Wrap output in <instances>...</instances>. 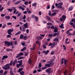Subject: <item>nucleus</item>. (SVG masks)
I'll return each mask as SVG.
<instances>
[{"label": "nucleus", "instance_id": "nucleus-27", "mask_svg": "<svg viewBox=\"0 0 75 75\" xmlns=\"http://www.w3.org/2000/svg\"><path fill=\"white\" fill-rule=\"evenodd\" d=\"M13 61H11L10 62V64H9V66H11V65H13Z\"/></svg>", "mask_w": 75, "mask_h": 75}, {"label": "nucleus", "instance_id": "nucleus-5", "mask_svg": "<svg viewBox=\"0 0 75 75\" xmlns=\"http://www.w3.org/2000/svg\"><path fill=\"white\" fill-rule=\"evenodd\" d=\"M66 19V16L65 15H63L62 17L60 18V20L61 21H62L63 20H65Z\"/></svg>", "mask_w": 75, "mask_h": 75}, {"label": "nucleus", "instance_id": "nucleus-3", "mask_svg": "<svg viewBox=\"0 0 75 75\" xmlns=\"http://www.w3.org/2000/svg\"><path fill=\"white\" fill-rule=\"evenodd\" d=\"M51 68H49L46 70V72L48 73L49 74H50L52 73V71H51Z\"/></svg>", "mask_w": 75, "mask_h": 75}, {"label": "nucleus", "instance_id": "nucleus-63", "mask_svg": "<svg viewBox=\"0 0 75 75\" xmlns=\"http://www.w3.org/2000/svg\"><path fill=\"white\" fill-rule=\"evenodd\" d=\"M51 28L52 29H54V26H52L51 27Z\"/></svg>", "mask_w": 75, "mask_h": 75}, {"label": "nucleus", "instance_id": "nucleus-41", "mask_svg": "<svg viewBox=\"0 0 75 75\" xmlns=\"http://www.w3.org/2000/svg\"><path fill=\"white\" fill-rule=\"evenodd\" d=\"M23 58H24V57H21L19 58L18 59V60H19V59H23Z\"/></svg>", "mask_w": 75, "mask_h": 75}, {"label": "nucleus", "instance_id": "nucleus-57", "mask_svg": "<svg viewBox=\"0 0 75 75\" xmlns=\"http://www.w3.org/2000/svg\"><path fill=\"white\" fill-rule=\"evenodd\" d=\"M55 44H56L55 42H53L52 43V45H53V46H55Z\"/></svg>", "mask_w": 75, "mask_h": 75}, {"label": "nucleus", "instance_id": "nucleus-61", "mask_svg": "<svg viewBox=\"0 0 75 75\" xmlns=\"http://www.w3.org/2000/svg\"><path fill=\"white\" fill-rule=\"evenodd\" d=\"M49 37H52V34H49L48 35Z\"/></svg>", "mask_w": 75, "mask_h": 75}, {"label": "nucleus", "instance_id": "nucleus-53", "mask_svg": "<svg viewBox=\"0 0 75 75\" xmlns=\"http://www.w3.org/2000/svg\"><path fill=\"white\" fill-rule=\"evenodd\" d=\"M21 66V65H20L19 64H17L16 66H17V68H18L20 66Z\"/></svg>", "mask_w": 75, "mask_h": 75}, {"label": "nucleus", "instance_id": "nucleus-9", "mask_svg": "<svg viewBox=\"0 0 75 75\" xmlns=\"http://www.w3.org/2000/svg\"><path fill=\"white\" fill-rule=\"evenodd\" d=\"M8 57V56L7 55H5L4 56H3V58H2V60H4V59H6V58H7V57Z\"/></svg>", "mask_w": 75, "mask_h": 75}, {"label": "nucleus", "instance_id": "nucleus-44", "mask_svg": "<svg viewBox=\"0 0 75 75\" xmlns=\"http://www.w3.org/2000/svg\"><path fill=\"white\" fill-rule=\"evenodd\" d=\"M3 9H4V8L3 7H2L1 8H0V12L3 11Z\"/></svg>", "mask_w": 75, "mask_h": 75}, {"label": "nucleus", "instance_id": "nucleus-59", "mask_svg": "<svg viewBox=\"0 0 75 75\" xmlns=\"http://www.w3.org/2000/svg\"><path fill=\"white\" fill-rule=\"evenodd\" d=\"M16 11H17V9H15L13 11L14 14H15V13H16Z\"/></svg>", "mask_w": 75, "mask_h": 75}, {"label": "nucleus", "instance_id": "nucleus-16", "mask_svg": "<svg viewBox=\"0 0 75 75\" xmlns=\"http://www.w3.org/2000/svg\"><path fill=\"white\" fill-rule=\"evenodd\" d=\"M57 35L58 36L59 35V33L58 32L57 33H54L53 35V37H55L56 35Z\"/></svg>", "mask_w": 75, "mask_h": 75}, {"label": "nucleus", "instance_id": "nucleus-35", "mask_svg": "<svg viewBox=\"0 0 75 75\" xmlns=\"http://www.w3.org/2000/svg\"><path fill=\"white\" fill-rule=\"evenodd\" d=\"M57 7L59 8H61L62 7V6L60 5H58Z\"/></svg>", "mask_w": 75, "mask_h": 75}, {"label": "nucleus", "instance_id": "nucleus-50", "mask_svg": "<svg viewBox=\"0 0 75 75\" xmlns=\"http://www.w3.org/2000/svg\"><path fill=\"white\" fill-rule=\"evenodd\" d=\"M47 69V67H43L42 68V70H44V69Z\"/></svg>", "mask_w": 75, "mask_h": 75}, {"label": "nucleus", "instance_id": "nucleus-48", "mask_svg": "<svg viewBox=\"0 0 75 75\" xmlns=\"http://www.w3.org/2000/svg\"><path fill=\"white\" fill-rule=\"evenodd\" d=\"M12 24V23L11 22L8 23H7V25H11Z\"/></svg>", "mask_w": 75, "mask_h": 75}, {"label": "nucleus", "instance_id": "nucleus-31", "mask_svg": "<svg viewBox=\"0 0 75 75\" xmlns=\"http://www.w3.org/2000/svg\"><path fill=\"white\" fill-rule=\"evenodd\" d=\"M23 69V68H20L19 69L18 71V72H20Z\"/></svg>", "mask_w": 75, "mask_h": 75}, {"label": "nucleus", "instance_id": "nucleus-34", "mask_svg": "<svg viewBox=\"0 0 75 75\" xmlns=\"http://www.w3.org/2000/svg\"><path fill=\"white\" fill-rule=\"evenodd\" d=\"M12 17L13 18H14L15 20H16L17 19V17H16V16H12Z\"/></svg>", "mask_w": 75, "mask_h": 75}, {"label": "nucleus", "instance_id": "nucleus-19", "mask_svg": "<svg viewBox=\"0 0 75 75\" xmlns=\"http://www.w3.org/2000/svg\"><path fill=\"white\" fill-rule=\"evenodd\" d=\"M24 35L23 34H21L20 35V38L21 39H23V38L24 37Z\"/></svg>", "mask_w": 75, "mask_h": 75}, {"label": "nucleus", "instance_id": "nucleus-11", "mask_svg": "<svg viewBox=\"0 0 75 75\" xmlns=\"http://www.w3.org/2000/svg\"><path fill=\"white\" fill-rule=\"evenodd\" d=\"M59 27L61 28H64V24L62 23L61 24V25H59Z\"/></svg>", "mask_w": 75, "mask_h": 75}, {"label": "nucleus", "instance_id": "nucleus-30", "mask_svg": "<svg viewBox=\"0 0 75 75\" xmlns=\"http://www.w3.org/2000/svg\"><path fill=\"white\" fill-rule=\"evenodd\" d=\"M20 33H21V32L19 31L17 33H16L15 34V35H18V34H20Z\"/></svg>", "mask_w": 75, "mask_h": 75}, {"label": "nucleus", "instance_id": "nucleus-55", "mask_svg": "<svg viewBox=\"0 0 75 75\" xmlns=\"http://www.w3.org/2000/svg\"><path fill=\"white\" fill-rule=\"evenodd\" d=\"M63 47H64V50H66V47H65V45H63Z\"/></svg>", "mask_w": 75, "mask_h": 75}, {"label": "nucleus", "instance_id": "nucleus-8", "mask_svg": "<svg viewBox=\"0 0 75 75\" xmlns=\"http://www.w3.org/2000/svg\"><path fill=\"white\" fill-rule=\"evenodd\" d=\"M23 27H24L25 28H28V23H26L25 24L23 25Z\"/></svg>", "mask_w": 75, "mask_h": 75}, {"label": "nucleus", "instance_id": "nucleus-20", "mask_svg": "<svg viewBox=\"0 0 75 75\" xmlns=\"http://www.w3.org/2000/svg\"><path fill=\"white\" fill-rule=\"evenodd\" d=\"M58 41V38H55L53 40V41Z\"/></svg>", "mask_w": 75, "mask_h": 75}, {"label": "nucleus", "instance_id": "nucleus-36", "mask_svg": "<svg viewBox=\"0 0 75 75\" xmlns=\"http://www.w3.org/2000/svg\"><path fill=\"white\" fill-rule=\"evenodd\" d=\"M8 10L9 11H10V12H11L12 11H13V9L10 8V9H8Z\"/></svg>", "mask_w": 75, "mask_h": 75}, {"label": "nucleus", "instance_id": "nucleus-6", "mask_svg": "<svg viewBox=\"0 0 75 75\" xmlns=\"http://www.w3.org/2000/svg\"><path fill=\"white\" fill-rule=\"evenodd\" d=\"M24 55V54L23 52H21L19 54H18L17 56H16V58H18V57H20L21 56H22Z\"/></svg>", "mask_w": 75, "mask_h": 75}, {"label": "nucleus", "instance_id": "nucleus-29", "mask_svg": "<svg viewBox=\"0 0 75 75\" xmlns=\"http://www.w3.org/2000/svg\"><path fill=\"white\" fill-rule=\"evenodd\" d=\"M29 2L28 1H25L24 3V4L25 5H26L27 6V5H28V4Z\"/></svg>", "mask_w": 75, "mask_h": 75}, {"label": "nucleus", "instance_id": "nucleus-15", "mask_svg": "<svg viewBox=\"0 0 75 75\" xmlns=\"http://www.w3.org/2000/svg\"><path fill=\"white\" fill-rule=\"evenodd\" d=\"M22 62H23V60H22L18 61V63H20L19 64L20 65H21V64H22Z\"/></svg>", "mask_w": 75, "mask_h": 75}, {"label": "nucleus", "instance_id": "nucleus-22", "mask_svg": "<svg viewBox=\"0 0 75 75\" xmlns=\"http://www.w3.org/2000/svg\"><path fill=\"white\" fill-rule=\"evenodd\" d=\"M5 18L7 20H9L10 19V16H6Z\"/></svg>", "mask_w": 75, "mask_h": 75}, {"label": "nucleus", "instance_id": "nucleus-58", "mask_svg": "<svg viewBox=\"0 0 75 75\" xmlns=\"http://www.w3.org/2000/svg\"><path fill=\"white\" fill-rule=\"evenodd\" d=\"M26 18V16L25 15H24L22 18L23 19H25Z\"/></svg>", "mask_w": 75, "mask_h": 75}, {"label": "nucleus", "instance_id": "nucleus-38", "mask_svg": "<svg viewBox=\"0 0 75 75\" xmlns=\"http://www.w3.org/2000/svg\"><path fill=\"white\" fill-rule=\"evenodd\" d=\"M6 27V24H4L3 26H2V28H4L5 27Z\"/></svg>", "mask_w": 75, "mask_h": 75}, {"label": "nucleus", "instance_id": "nucleus-14", "mask_svg": "<svg viewBox=\"0 0 75 75\" xmlns=\"http://www.w3.org/2000/svg\"><path fill=\"white\" fill-rule=\"evenodd\" d=\"M10 74L11 75H14V74L13 73V71L12 70H11L10 71Z\"/></svg>", "mask_w": 75, "mask_h": 75}, {"label": "nucleus", "instance_id": "nucleus-47", "mask_svg": "<svg viewBox=\"0 0 75 75\" xmlns=\"http://www.w3.org/2000/svg\"><path fill=\"white\" fill-rule=\"evenodd\" d=\"M21 12H20L19 13H18V17H20V16H21Z\"/></svg>", "mask_w": 75, "mask_h": 75}, {"label": "nucleus", "instance_id": "nucleus-37", "mask_svg": "<svg viewBox=\"0 0 75 75\" xmlns=\"http://www.w3.org/2000/svg\"><path fill=\"white\" fill-rule=\"evenodd\" d=\"M3 68L5 69V70H7V67H4Z\"/></svg>", "mask_w": 75, "mask_h": 75}, {"label": "nucleus", "instance_id": "nucleus-49", "mask_svg": "<svg viewBox=\"0 0 75 75\" xmlns=\"http://www.w3.org/2000/svg\"><path fill=\"white\" fill-rule=\"evenodd\" d=\"M3 71L2 70V69H1L0 70V74H3Z\"/></svg>", "mask_w": 75, "mask_h": 75}, {"label": "nucleus", "instance_id": "nucleus-7", "mask_svg": "<svg viewBox=\"0 0 75 75\" xmlns=\"http://www.w3.org/2000/svg\"><path fill=\"white\" fill-rule=\"evenodd\" d=\"M49 52H50L49 50H47V51L44 50L43 51V52L44 54H45V55H47L48 53H49Z\"/></svg>", "mask_w": 75, "mask_h": 75}, {"label": "nucleus", "instance_id": "nucleus-52", "mask_svg": "<svg viewBox=\"0 0 75 75\" xmlns=\"http://www.w3.org/2000/svg\"><path fill=\"white\" fill-rule=\"evenodd\" d=\"M8 65H9V64H7L5 65V67H8Z\"/></svg>", "mask_w": 75, "mask_h": 75}, {"label": "nucleus", "instance_id": "nucleus-12", "mask_svg": "<svg viewBox=\"0 0 75 75\" xmlns=\"http://www.w3.org/2000/svg\"><path fill=\"white\" fill-rule=\"evenodd\" d=\"M58 32V29L57 28V27H55L54 28V33H57Z\"/></svg>", "mask_w": 75, "mask_h": 75}, {"label": "nucleus", "instance_id": "nucleus-51", "mask_svg": "<svg viewBox=\"0 0 75 75\" xmlns=\"http://www.w3.org/2000/svg\"><path fill=\"white\" fill-rule=\"evenodd\" d=\"M37 71L36 70H35L33 71V74H35V73H36L37 72Z\"/></svg>", "mask_w": 75, "mask_h": 75}, {"label": "nucleus", "instance_id": "nucleus-46", "mask_svg": "<svg viewBox=\"0 0 75 75\" xmlns=\"http://www.w3.org/2000/svg\"><path fill=\"white\" fill-rule=\"evenodd\" d=\"M28 62L29 64H31V62H32V60H31L30 59H29L28 60Z\"/></svg>", "mask_w": 75, "mask_h": 75}, {"label": "nucleus", "instance_id": "nucleus-21", "mask_svg": "<svg viewBox=\"0 0 75 75\" xmlns=\"http://www.w3.org/2000/svg\"><path fill=\"white\" fill-rule=\"evenodd\" d=\"M26 49H27V47H25L22 49L21 51H24V50H25Z\"/></svg>", "mask_w": 75, "mask_h": 75}, {"label": "nucleus", "instance_id": "nucleus-25", "mask_svg": "<svg viewBox=\"0 0 75 75\" xmlns=\"http://www.w3.org/2000/svg\"><path fill=\"white\" fill-rule=\"evenodd\" d=\"M27 36H23V40H27Z\"/></svg>", "mask_w": 75, "mask_h": 75}, {"label": "nucleus", "instance_id": "nucleus-43", "mask_svg": "<svg viewBox=\"0 0 75 75\" xmlns=\"http://www.w3.org/2000/svg\"><path fill=\"white\" fill-rule=\"evenodd\" d=\"M36 44H40V42L38 40H37L36 42Z\"/></svg>", "mask_w": 75, "mask_h": 75}, {"label": "nucleus", "instance_id": "nucleus-17", "mask_svg": "<svg viewBox=\"0 0 75 75\" xmlns=\"http://www.w3.org/2000/svg\"><path fill=\"white\" fill-rule=\"evenodd\" d=\"M68 60H65L64 62V65H67V62H68Z\"/></svg>", "mask_w": 75, "mask_h": 75}, {"label": "nucleus", "instance_id": "nucleus-54", "mask_svg": "<svg viewBox=\"0 0 75 75\" xmlns=\"http://www.w3.org/2000/svg\"><path fill=\"white\" fill-rule=\"evenodd\" d=\"M39 67H41V63H40L38 65Z\"/></svg>", "mask_w": 75, "mask_h": 75}, {"label": "nucleus", "instance_id": "nucleus-56", "mask_svg": "<svg viewBox=\"0 0 75 75\" xmlns=\"http://www.w3.org/2000/svg\"><path fill=\"white\" fill-rule=\"evenodd\" d=\"M25 44V43L23 42V43H22V46H24V45Z\"/></svg>", "mask_w": 75, "mask_h": 75}, {"label": "nucleus", "instance_id": "nucleus-39", "mask_svg": "<svg viewBox=\"0 0 75 75\" xmlns=\"http://www.w3.org/2000/svg\"><path fill=\"white\" fill-rule=\"evenodd\" d=\"M72 22L75 23V19L73 18L71 20Z\"/></svg>", "mask_w": 75, "mask_h": 75}, {"label": "nucleus", "instance_id": "nucleus-18", "mask_svg": "<svg viewBox=\"0 0 75 75\" xmlns=\"http://www.w3.org/2000/svg\"><path fill=\"white\" fill-rule=\"evenodd\" d=\"M46 18H47V20H48L49 21H51V18H50V17L49 16H46Z\"/></svg>", "mask_w": 75, "mask_h": 75}, {"label": "nucleus", "instance_id": "nucleus-26", "mask_svg": "<svg viewBox=\"0 0 75 75\" xmlns=\"http://www.w3.org/2000/svg\"><path fill=\"white\" fill-rule=\"evenodd\" d=\"M56 14H57V12H55L52 14V16H55Z\"/></svg>", "mask_w": 75, "mask_h": 75}, {"label": "nucleus", "instance_id": "nucleus-45", "mask_svg": "<svg viewBox=\"0 0 75 75\" xmlns=\"http://www.w3.org/2000/svg\"><path fill=\"white\" fill-rule=\"evenodd\" d=\"M7 35V38H10L11 37V35Z\"/></svg>", "mask_w": 75, "mask_h": 75}, {"label": "nucleus", "instance_id": "nucleus-60", "mask_svg": "<svg viewBox=\"0 0 75 75\" xmlns=\"http://www.w3.org/2000/svg\"><path fill=\"white\" fill-rule=\"evenodd\" d=\"M47 9H49V8H50V5H47Z\"/></svg>", "mask_w": 75, "mask_h": 75}, {"label": "nucleus", "instance_id": "nucleus-64", "mask_svg": "<svg viewBox=\"0 0 75 75\" xmlns=\"http://www.w3.org/2000/svg\"><path fill=\"white\" fill-rule=\"evenodd\" d=\"M49 16H51V12L49 11Z\"/></svg>", "mask_w": 75, "mask_h": 75}, {"label": "nucleus", "instance_id": "nucleus-33", "mask_svg": "<svg viewBox=\"0 0 75 75\" xmlns=\"http://www.w3.org/2000/svg\"><path fill=\"white\" fill-rule=\"evenodd\" d=\"M20 2H21V1H17L15 3V4H19V3H20Z\"/></svg>", "mask_w": 75, "mask_h": 75}, {"label": "nucleus", "instance_id": "nucleus-42", "mask_svg": "<svg viewBox=\"0 0 75 75\" xmlns=\"http://www.w3.org/2000/svg\"><path fill=\"white\" fill-rule=\"evenodd\" d=\"M35 18L36 21H37V20H38V17L37 16H35Z\"/></svg>", "mask_w": 75, "mask_h": 75}, {"label": "nucleus", "instance_id": "nucleus-4", "mask_svg": "<svg viewBox=\"0 0 75 75\" xmlns=\"http://www.w3.org/2000/svg\"><path fill=\"white\" fill-rule=\"evenodd\" d=\"M13 29H10L8 30V34H9V35H12V34L11 33V32H13Z\"/></svg>", "mask_w": 75, "mask_h": 75}, {"label": "nucleus", "instance_id": "nucleus-1", "mask_svg": "<svg viewBox=\"0 0 75 75\" xmlns=\"http://www.w3.org/2000/svg\"><path fill=\"white\" fill-rule=\"evenodd\" d=\"M52 60H51L50 61L48 62V63H49L50 64H46L45 65V67H50V66H52L53 65H54V63H52Z\"/></svg>", "mask_w": 75, "mask_h": 75}, {"label": "nucleus", "instance_id": "nucleus-24", "mask_svg": "<svg viewBox=\"0 0 75 75\" xmlns=\"http://www.w3.org/2000/svg\"><path fill=\"white\" fill-rule=\"evenodd\" d=\"M32 6H34V7H35L37 6V3H35L33 4Z\"/></svg>", "mask_w": 75, "mask_h": 75}, {"label": "nucleus", "instance_id": "nucleus-28", "mask_svg": "<svg viewBox=\"0 0 75 75\" xmlns=\"http://www.w3.org/2000/svg\"><path fill=\"white\" fill-rule=\"evenodd\" d=\"M25 28H25L24 27H23L22 30L23 32H25Z\"/></svg>", "mask_w": 75, "mask_h": 75}, {"label": "nucleus", "instance_id": "nucleus-62", "mask_svg": "<svg viewBox=\"0 0 75 75\" xmlns=\"http://www.w3.org/2000/svg\"><path fill=\"white\" fill-rule=\"evenodd\" d=\"M12 50L11 49H7L6 51H11Z\"/></svg>", "mask_w": 75, "mask_h": 75}, {"label": "nucleus", "instance_id": "nucleus-23", "mask_svg": "<svg viewBox=\"0 0 75 75\" xmlns=\"http://www.w3.org/2000/svg\"><path fill=\"white\" fill-rule=\"evenodd\" d=\"M73 9V7H72V6H70L69 8V11H71V10H72Z\"/></svg>", "mask_w": 75, "mask_h": 75}, {"label": "nucleus", "instance_id": "nucleus-2", "mask_svg": "<svg viewBox=\"0 0 75 75\" xmlns=\"http://www.w3.org/2000/svg\"><path fill=\"white\" fill-rule=\"evenodd\" d=\"M4 44H6V45H7V46H10V45L11 46H12V45H13V43L12 42H10L5 41H4Z\"/></svg>", "mask_w": 75, "mask_h": 75}, {"label": "nucleus", "instance_id": "nucleus-10", "mask_svg": "<svg viewBox=\"0 0 75 75\" xmlns=\"http://www.w3.org/2000/svg\"><path fill=\"white\" fill-rule=\"evenodd\" d=\"M26 10L29 14H31V12L30 11V10H29V9L28 8H26Z\"/></svg>", "mask_w": 75, "mask_h": 75}, {"label": "nucleus", "instance_id": "nucleus-32", "mask_svg": "<svg viewBox=\"0 0 75 75\" xmlns=\"http://www.w3.org/2000/svg\"><path fill=\"white\" fill-rule=\"evenodd\" d=\"M20 74L21 75H24V71H22L20 72Z\"/></svg>", "mask_w": 75, "mask_h": 75}, {"label": "nucleus", "instance_id": "nucleus-13", "mask_svg": "<svg viewBox=\"0 0 75 75\" xmlns=\"http://www.w3.org/2000/svg\"><path fill=\"white\" fill-rule=\"evenodd\" d=\"M18 8H19L20 9H21L23 11H24V10H25V8H24L21 6H19Z\"/></svg>", "mask_w": 75, "mask_h": 75}, {"label": "nucleus", "instance_id": "nucleus-40", "mask_svg": "<svg viewBox=\"0 0 75 75\" xmlns=\"http://www.w3.org/2000/svg\"><path fill=\"white\" fill-rule=\"evenodd\" d=\"M63 4V3L62 2L59 3L58 4L59 6H62Z\"/></svg>", "mask_w": 75, "mask_h": 75}]
</instances>
